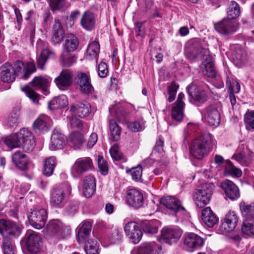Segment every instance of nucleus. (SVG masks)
<instances>
[{"label":"nucleus","mask_w":254,"mask_h":254,"mask_svg":"<svg viewBox=\"0 0 254 254\" xmlns=\"http://www.w3.org/2000/svg\"><path fill=\"white\" fill-rule=\"evenodd\" d=\"M215 30L224 35L234 34L237 29L236 25L230 19H223L221 21L214 25Z\"/></svg>","instance_id":"nucleus-16"},{"label":"nucleus","mask_w":254,"mask_h":254,"mask_svg":"<svg viewBox=\"0 0 254 254\" xmlns=\"http://www.w3.org/2000/svg\"><path fill=\"white\" fill-rule=\"evenodd\" d=\"M52 81V79L47 76H35L31 82L33 87L41 89L45 95L49 93L48 87Z\"/></svg>","instance_id":"nucleus-29"},{"label":"nucleus","mask_w":254,"mask_h":254,"mask_svg":"<svg viewBox=\"0 0 254 254\" xmlns=\"http://www.w3.org/2000/svg\"><path fill=\"white\" fill-rule=\"evenodd\" d=\"M226 85L229 88L230 93H238L240 90V85L235 78L228 77Z\"/></svg>","instance_id":"nucleus-53"},{"label":"nucleus","mask_w":254,"mask_h":254,"mask_svg":"<svg viewBox=\"0 0 254 254\" xmlns=\"http://www.w3.org/2000/svg\"><path fill=\"white\" fill-rule=\"evenodd\" d=\"M156 247L154 243H144L138 248L137 253L138 254H154Z\"/></svg>","instance_id":"nucleus-51"},{"label":"nucleus","mask_w":254,"mask_h":254,"mask_svg":"<svg viewBox=\"0 0 254 254\" xmlns=\"http://www.w3.org/2000/svg\"><path fill=\"white\" fill-rule=\"evenodd\" d=\"M77 84L79 90L84 94H89L94 90L89 77L84 73L79 74Z\"/></svg>","instance_id":"nucleus-26"},{"label":"nucleus","mask_w":254,"mask_h":254,"mask_svg":"<svg viewBox=\"0 0 254 254\" xmlns=\"http://www.w3.org/2000/svg\"><path fill=\"white\" fill-rule=\"evenodd\" d=\"M238 222V217L234 211H230L219 226V231L222 233H227L233 231Z\"/></svg>","instance_id":"nucleus-13"},{"label":"nucleus","mask_w":254,"mask_h":254,"mask_svg":"<svg viewBox=\"0 0 254 254\" xmlns=\"http://www.w3.org/2000/svg\"><path fill=\"white\" fill-rule=\"evenodd\" d=\"M214 187L213 183H206L197 188L194 197L195 204L197 207L202 208L209 202Z\"/></svg>","instance_id":"nucleus-4"},{"label":"nucleus","mask_w":254,"mask_h":254,"mask_svg":"<svg viewBox=\"0 0 254 254\" xmlns=\"http://www.w3.org/2000/svg\"><path fill=\"white\" fill-rule=\"evenodd\" d=\"M4 142L5 144L11 149L22 145V141L19 140L16 133L6 137Z\"/></svg>","instance_id":"nucleus-52"},{"label":"nucleus","mask_w":254,"mask_h":254,"mask_svg":"<svg viewBox=\"0 0 254 254\" xmlns=\"http://www.w3.org/2000/svg\"><path fill=\"white\" fill-rule=\"evenodd\" d=\"M240 13V8L239 4L235 1L230 2L227 10V15L229 19L237 18Z\"/></svg>","instance_id":"nucleus-48"},{"label":"nucleus","mask_w":254,"mask_h":254,"mask_svg":"<svg viewBox=\"0 0 254 254\" xmlns=\"http://www.w3.org/2000/svg\"><path fill=\"white\" fill-rule=\"evenodd\" d=\"M160 203L175 213L185 210V208L182 205L180 200L174 196H164L160 199Z\"/></svg>","instance_id":"nucleus-21"},{"label":"nucleus","mask_w":254,"mask_h":254,"mask_svg":"<svg viewBox=\"0 0 254 254\" xmlns=\"http://www.w3.org/2000/svg\"><path fill=\"white\" fill-rule=\"evenodd\" d=\"M109 128L113 140L115 141L118 140L120 138L121 127L115 121L111 120L109 122Z\"/></svg>","instance_id":"nucleus-50"},{"label":"nucleus","mask_w":254,"mask_h":254,"mask_svg":"<svg viewBox=\"0 0 254 254\" xmlns=\"http://www.w3.org/2000/svg\"><path fill=\"white\" fill-rule=\"evenodd\" d=\"M208 55H209L208 49L203 48L198 40H195L188 43L186 48V56L190 60L206 57Z\"/></svg>","instance_id":"nucleus-7"},{"label":"nucleus","mask_w":254,"mask_h":254,"mask_svg":"<svg viewBox=\"0 0 254 254\" xmlns=\"http://www.w3.org/2000/svg\"><path fill=\"white\" fill-rule=\"evenodd\" d=\"M203 240L196 234H188L184 240V244L190 248H198L203 246Z\"/></svg>","instance_id":"nucleus-32"},{"label":"nucleus","mask_w":254,"mask_h":254,"mask_svg":"<svg viewBox=\"0 0 254 254\" xmlns=\"http://www.w3.org/2000/svg\"><path fill=\"white\" fill-rule=\"evenodd\" d=\"M69 112L74 113L80 118H84L91 112V106L87 103H79L76 105H72L69 108Z\"/></svg>","instance_id":"nucleus-31"},{"label":"nucleus","mask_w":254,"mask_h":254,"mask_svg":"<svg viewBox=\"0 0 254 254\" xmlns=\"http://www.w3.org/2000/svg\"><path fill=\"white\" fill-rule=\"evenodd\" d=\"M66 138L63 134L58 130H54L51 136L50 149L52 150H55L61 148Z\"/></svg>","instance_id":"nucleus-36"},{"label":"nucleus","mask_w":254,"mask_h":254,"mask_svg":"<svg viewBox=\"0 0 254 254\" xmlns=\"http://www.w3.org/2000/svg\"><path fill=\"white\" fill-rule=\"evenodd\" d=\"M64 32L59 19L55 18L52 29V41L55 43L61 42L64 36Z\"/></svg>","instance_id":"nucleus-34"},{"label":"nucleus","mask_w":254,"mask_h":254,"mask_svg":"<svg viewBox=\"0 0 254 254\" xmlns=\"http://www.w3.org/2000/svg\"><path fill=\"white\" fill-rule=\"evenodd\" d=\"M244 120L247 130L254 129V111L246 113L245 115Z\"/></svg>","instance_id":"nucleus-56"},{"label":"nucleus","mask_w":254,"mask_h":254,"mask_svg":"<svg viewBox=\"0 0 254 254\" xmlns=\"http://www.w3.org/2000/svg\"><path fill=\"white\" fill-rule=\"evenodd\" d=\"M67 103L66 96L62 95L52 99L49 103V108L51 110L58 109L65 106Z\"/></svg>","instance_id":"nucleus-44"},{"label":"nucleus","mask_w":254,"mask_h":254,"mask_svg":"<svg viewBox=\"0 0 254 254\" xmlns=\"http://www.w3.org/2000/svg\"><path fill=\"white\" fill-rule=\"evenodd\" d=\"M201 68L205 75L211 78L215 77L216 72L213 59L209 55L204 59V64L202 65Z\"/></svg>","instance_id":"nucleus-35"},{"label":"nucleus","mask_w":254,"mask_h":254,"mask_svg":"<svg viewBox=\"0 0 254 254\" xmlns=\"http://www.w3.org/2000/svg\"><path fill=\"white\" fill-rule=\"evenodd\" d=\"M240 209L245 219H253L254 218V202L247 203L242 201L239 204Z\"/></svg>","instance_id":"nucleus-38"},{"label":"nucleus","mask_w":254,"mask_h":254,"mask_svg":"<svg viewBox=\"0 0 254 254\" xmlns=\"http://www.w3.org/2000/svg\"><path fill=\"white\" fill-rule=\"evenodd\" d=\"M143 229L145 233L150 234H155L158 231V228L153 221L144 222L143 225Z\"/></svg>","instance_id":"nucleus-59"},{"label":"nucleus","mask_w":254,"mask_h":254,"mask_svg":"<svg viewBox=\"0 0 254 254\" xmlns=\"http://www.w3.org/2000/svg\"><path fill=\"white\" fill-rule=\"evenodd\" d=\"M233 158L243 166H248L252 161L253 153L247 147L242 145L239 152L235 154Z\"/></svg>","instance_id":"nucleus-20"},{"label":"nucleus","mask_w":254,"mask_h":254,"mask_svg":"<svg viewBox=\"0 0 254 254\" xmlns=\"http://www.w3.org/2000/svg\"><path fill=\"white\" fill-rule=\"evenodd\" d=\"M234 64L238 67H242L247 61L245 52L240 48L236 49L232 54Z\"/></svg>","instance_id":"nucleus-39"},{"label":"nucleus","mask_w":254,"mask_h":254,"mask_svg":"<svg viewBox=\"0 0 254 254\" xmlns=\"http://www.w3.org/2000/svg\"><path fill=\"white\" fill-rule=\"evenodd\" d=\"M63 65L64 66H70L75 62V58L69 54V52L63 51L62 55Z\"/></svg>","instance_id":"nucleus-58"},{"label":"nucleus","mask_w":254,"mask_h":254,"mask_svg":"<svg viewBox=\"0 0 254 254\" xmlns=\"http://www.w3.org/2000/svg\"><path fill=\"white\" fill-rule=\"evenodd\" d=\"M68 141L75 149H79L85 141L83 135L79 132L74 131L69 135Z\"/></svg>","instance_id":"nucleus-40"},{"label":"nucleus","mask_w":254,"mask_h":254,"mask_svg":"<svg viewBox=\"0 0 254 254\" xmlns=\"http://www.w3.org/2000/svg\"><path fill=\"white\" fill-rule=\"evenodd\" d=\"M213 141L212 136L209 133H204L192 141L190 146V155L197 159L206 156Z\"/></svg>","instance_id":"nucleus-1"},{"label":"nucleus","mask_w":254,"mask_h":254,"mask_svg":"<svg viewBox=\"0 0 254 254\" xmlns=\"http://www.w3.org/2000/svg\"><path fill=\"white\" fill-rule=\"evenodd\" d=\"M127 202L129 205L139 208L143 203V197L141 192L135 189H130L127 191Z\"/></svg>","instance_id":"nucleus-17"},{"label":"nucleus","mask_w":254,"mask_h":254,"mask_svg":"<svg viewBox=\"0 0 254 254\" xmlns=\"http://www.w3.org/2000/svg\"><path fill=\"white\" fill-rule=\"evenodd\" d=\"M0 79L5 83H11L15 79V71L13 66L9 63H6L0 68Z\"/></svg>","instance_id":"nucleus-24"},{"label":"nucleus","mask_w":254,"mask_h":254,"mask_svg":"<svg viewBox=\"0 0 254 254\" xmlns=\"http://www.w3.org/2000/svg\"><path fill=\"white\" fill-rule=\"evenodd\" d=\"M242 231L248 236H254V220L245 219L242 227Z\"/></svg>","instance_id":"nucleus-46"},{"label":"nucleus","mask_w":254,"mask_h":254,"mask_svg":"<svg viewBox=\"0 0 254 254\" xmlns=\"http://www.w3.org/2000/svg\"><path fill=\"white\" fill-rule=\"evenodd\" d=\"M201 218L203 223L209 227H212L218 223V219L210 207L202 210Z\"/></svg>","instance_id":"nucleus-30"},{"label":"nucleus","mask_w":254,"mask_h":254,"mask_svg":"<svg viewBox=\"0 0 254 254\" xmlns=\"http://www.w3.org/2000/svg\"><path fill=\"white\" fill-rule=\"evenodd\" d=\"M99 51V44L96 41H93L88 45L85 57L89 60L96 59L98 57Z\"/></svg>","instance_id":"nucleus-42"},{"label":"nucleus","mask_w":254,"mask_h":254,"mask_svg":"<svg viewBox=\"0 0 254 254\" xmlns=\"http://www.w3.org/2000/svg\"><path fill=\"white\" fill-rule=\"evenodd\" d=\"M23 91L26 92L27 96L34 102L38 103L39 95L33 89L30 87L26 86L22 88Z\"/></svg>","instance_id":"nucleus-64"},{"label":"nucleus","mask_w":254,"mask_h":254,"mask_svg":"<svg viewBox=\"0 0 254 254\" xmlns=\"http://www.w3.org/2000/svg\"><path fill=\"white\" fill-rule=\"evenodd\" d=\"M79 44L77 38L72 34H68L66 37L64 51L70 52L75 50Z\"/></svg>","instance_id":"nucleus-41"},{"label":"nucleus","mask_w":254,"mask_h":254,"mask_svg":"<svg viewBox=\"0 0 254 254\" xmlns=\"http://www.w3.org/2000/svg\"><path fill=\"white\" fill-rule=\"evenodd\" d=\"M99 246L98 239H90L85 245V251L86 254H98Z\"/></svg>","instance_id":"nucleus-47"},{"label":"nucleus","mask_w":254,"mask_h":254,"mask_svg":"<svg viewBox=\"0 0 254 254\" xmlns=\"http://www.w3.org/2000/svg\"><path fill=\"white\" fill-rule=\"evenodd\" d=\"M70 192L71 188L67 183L56 186L51 193V204L55 207H63L65 197L69 195Z\"/></svg>","instance_id":"nucleus-3"},{"label":"nucleus","mask_w":254,"mask_h":254,"mask_svg":"<svg viewBox=\"0 0 254 254\" xmlns=\"http://www.w3.org/2000/svg\"><path fill=\"white\" fill-rule=\"evenodd\" d=\"M226 164L227 165L225 167V170L229 174L238 177L242 175V171L240 169L235 167L231 161L227 160L226 161Z\"/></svg>","instance_id":"nucleus-57"},{"label":"nucleus","mask_w":254,"mask_h":254,"mask_svg":"<svg viewBox=\"0 0 254 254\" xmlns=\"http://www.w3.org/2000/svg\"><path fill=\"white\" fill-rule=\"evenodd\" d=\"M110 152L112 158L116 161L121 160L123 156L122 153L119 149V146L117 144L112 146L110 150Z\"/></svg>","instance_id":"nucleus-61"},{"label":"nucleus","mask_w":254,"mask_h":254,"mask_svg":"<svg viewBox=\"0 0 254 254\" xmlns=\"http://www.w3.org/2000/svg\"><path fill=\"white\" fill-rule=\"evenodd\" d=\"M64 4V0H50V6L52 11L61 9Z\"/></svg>","instance_id":"nucleus-63"},{"label":"nucleus","mask_w":254,"mask_h":254,"mask_svg":"<svg viewBox=\"0 0 254 254\" xmlns=\"http://www.w3.org/2000/svg\"><path fill=\"white\" fill-rule=\"evenodd\" d=\"M179 87V85L175 82H172L168 87V92L169 94V97L167 101L169 102H173L176 98L177 90Z\"/></svg>","instance_id":"nucleus-54"},{"label":"nucleus","mask_w":254,"mask_h":254,"mask_svg":"<svg viewBox=\"0 0 254 254\" xmlns=\"http://www.w3.org/2000/svg\"><path fill=\"white\" fill-rule=\"evenodd\" d=\"M98 166L101 173L105 175L108 173V166L107 161L102 157L99 156L98 158Z\"/></svg>","instance_id":"nucleus-62"},{"label":"nucleus","mask_w":254,"mask_h":254,"mask_svg":"<svg viewBox=\"0 0 254 254\" xmlns=\"http://www.w3.org/2000/svg\"><path fill=\"white\" fill-rule=\"evenodd\" d=\"M25 244L28 251L32 254H40L43 248V241L40 234L28 231L25 235Z\"/></svg>","instance_id":"nucleus-5"},{"label":"nucleus","mask_w":254,"mask_h":254,"mask_svg":"<svg viewBox=\"0 0 254 254\" xmlns=\"http://www.w3.org/2000/svg\"><path fill=\"white\" fill-rule=\"evenodd\" d=\"M92 166V161L90 158H78L72 166L71 173L74 177H77L91 170Z\"/></svg>","instance_id":"nucleus-11"},{"label":"nucleus","mask_w":254,"mask_h":254,"mask_svg":"<svg viewBox=\"0 0 254 254\" xmlns=\"http://www.w3.org/2000/svg\"><path fill=\"white\" fill-rule=\"evenodd\" d=\"M91 230V224L89 222L83 223L77 233V241L81 243L84 241L90 235Z\"/></svg>","instance_id":"nucleus-43"},{"label":"nucleus","mask_w":254,"mask_h":254,"mask_svg":"<svg viewBox=\"0 0 254 254\" xmlns=\"http://www.w3.org/2000/svg\"><path fill=\"white\" fill-rule=\"evenodd\" d=\"M72 72L70 69L63 70L54 81L58 88L63 90L72 84Z\"/></svg>","instance_id":"nucleus-22"},{"label":"nucleus","mask_w":254,"mask_h":254,"mask_svg":"<svg viewBox=\"0 0 254 254\" xmlns=\"http://www.w3.org/2000/svg\"><path fill=\"white\" fill-rule=\"evenodd\" d=\"M185 95L183 93H180L177 101L172 108L171 117L175 121L181 122L184 117V108L185 104L184 102Z\"/></svg>","instance_id":"nucleus-18"},{"label":"nucleus","mask_w":254,"mask_h":254,"mask_svg":"<svg viewBox=\"0 0 254 254\" xmlns=\"http://www.w3.org/2000/svg\"><path fill=\"white\" fill-rule=\"evenodd\" d=\"M20 141H21L22 144L24 146H30L33 147V137L32 133L28 129L23 128L20 131L16 133Z\"/></svg>","instance_id":"nucleus-37"},{"label":"nucleus","mask_w":254,"mask_h":254,"mask_svg":"<svg viewBox=\"0 0 254 254\" xmlns=\"http://www.w3.org/2000/svg\"><path fill=\"white\" fill-rule=\"evenodd\" d=\"M28 218L33 227L41 229L45 225L47 218V211L44 208L33 210L28 214Z\"/></svg>","instance_id":"nucleus-10"},{"label":"nucleus","mask_w":254,"mask_h":254,"mask_svg":"<svg viewBox=\"0 0 254 254\" xmlns=\"http://www.w3.org/2000/svg\"><path fill=\"white\" fill-rule=\"evenodd\" d=\"M220 187L226 196L232 200L238 199L240 196L238 187L231 181L226 180L221 183Z\"/></svg>","instance_id":"nucleus-15"},{"label":"nucleus","mask_w":254,"mask_h":254,"mask_svg":"<svg viewBox=\"0 0 254 254\" xmlns=\"http://www.w3.org/2000/svg\"><path fill=\"white\" fill-rule=\"evenodd\" d=\"M13 67L15 73L17 72L18 75L25 79H28L31 74L36 70L35 64L33 62L28 63L25 65L23 62L17 61L14 63Z\"/></svg>","instance_id":"nucleus-14"},{"label":"nucleus","mask_w":254,"mask_h":254,"mask_svg":"<svg viewBox=\"0 0 254 254\" xmlns=\"http://www.w3.org/2000/svg\"><path fill=\"white\" fill-rule=\"evenodd\" d=\"M1 249L3 254H14L15 247L8 239H4L2 242Z\"/></svg>","instance_id":"nucleus-55"},{"label":"nucleus","mask_w":254,"mask_h":254,"mask_svg":"<svg viewBox=\"0 0 254 254\" xmlns=\"http://www.w3.org/2000/svg\"><path fill=\"white\" fill-rule=\"evenodd\" d=\"M126 235L130 241L134 244L138 243L142 237V232L140 226L135 222H128L124 227Z\"/></svg>","instance_id":"nucleus-12"},{"label":"nucleus","mask_w":254,"mask_h":254,"mask_svg":"<svg viewBox=\"0 0 254 254\" xmlns=\"http://www.w3.org/2000/svg\"><path fill=\"white\" fill-rule=\"evenodd\" d=\"M95 14L89 10L85 11L80 18V25L86 30H92L95 25Z\"/></svg>","instance_id":"nucleus-27"},{"label":"nucleus","mask_w":254,"mask_h":254,"mask_svg":"<svg viewBox=\"0 0 254 254\" xmlns=\"http://www.w3.org/2000/svg\"><path fill=\"white\" fill-rule=\"evenodd\" d=\"M36 48L37 51H41L40 55L37 59V65L38 68L43 69L47 60L54 58L56 54L53 49L49 47L48 43L41 39L37 41Z\"/></svg>","instance_id":"nucleus-6"},{"label":"nucleus","mask_w":254,"mask_h":254,"mask_svg":"<svg viewBox=\"0 0 254 254\" xmlns=\"http://www.w3.org/2000/svg\"><path fill=\"white\" fill-rule=\"evenodd\" d=\"M51 125V121L46 116L39 117L33 123V127L36 132L41 133L47 131Z\"/></svg>","instance_id":"nucleus-28"},{"label":"nucleus","mask_w":254,"mask_h":254,"mask_svg":"<svg viewBox=\"0 0 254 254\" xmlns=\"http://www.w3.org/2000/svg\"><path fill=\"white\" fill-rule=\"evenodd\" d=\"M44 231L48 239L53 237L59 240L70 234V229L68 227L64 226L60 221L55 219L49 222Z\"/></svg>","instance_id":"nucleus-2"},{"label":"nucleus","mask_w":254,"mask_h":254,"mask_svg":"<svg viewBox=\"0 0 254 254\" xmlns=\"http://www.w3.org/2000/svg\"><path fill=\"white\" fill-rule=\"evenodd\" d=\"M56 158L54 156L47 158L45 162L43 173L47 176H51L56 166Z\"/></svg>","instance_id":"nucleus-45"},{"label":"nucleus","mask_w":254,"mask_h":254,"mask_svg":"<svg viewBox=\"0 0 254 254\" xmlns=\"http://www.w3.org/2000/svg\"><path fill=\"white\" fill-rule=\"evenodd\" d=\"M189 96L195 101L203 103L207 100L206 92L201 88L193 84H190L187 88Z\"/></svg>","instance_id":"nucleus-19"},{"label":"nucleus","mask_w":254,"mask_h":254,"mask_svg":"<svg viewBox=\"0 0 254 254\" xmlns=\"http://www.w3.org/2000/svg\"><path fill=\"white\" fill-rule=\"evenodd\" d=\"M130 173L133 180L136 181H140L142 174V168L141 166L139 165L135 167L132 168L130 170Z\"/></svg>","instance_id":"nucleus-60"},{"label":"nucleus","mask_w":254,"mask_h":254,"mask_svg":"<svg viewBox=\"0 0 254 254\" xmlns=\"http://www.w3.org/2000/svg\"><path fill=\"white\" fill-rule=\"evenodd\" d=\"M12 161L19 170L26 171L28 169L29 160L27 155L21 151L15 152L11 156Z\"/></svg>","instance_id":"nucleus-25"},{"label":"nucleus","mask_w":254,"mask_h":254,"mask_svg":"<svg viewBox=\"0 0 254 254\" xmlns=\"http://www.w3.org/2000/svg\"><path fill=\"white\" fill-rule=\"evenodd\" d=\"M96 189V183L95 178L91 175L87 176L83 180L84 195L89 197L94 193Z\"/></svg>","instance_id":"nucleus-33"},{"label":"nucleus","mask_w":254,"mask_h":254,"mask_svg":"<svg viewBox=\"0 0 254 254\" xmlns=\"http://www.w3.org/2000/svg\"><path fill=\"white\" fill-rule=\"evenodd\" d=\"M203 115L205 121L210 126H218L220 122L219 104L208 106L204 110Z\"/></svg>","instance_id":"nucleus-9"},{"label":"nucleus","mask_w":254,"mask_h":254,"mask_svg":"<svg viewBox=\"0 0 254 254\" xmlns=\"http://www.w3.org/2000/svg\"><path fill=\"white\" fill-rule=\"evenodd\" d=\"M22 226L10 220H0V233L4 237H18L22 229Z\"/></svg>","instance_id":"nucleus-8"},{"label":"nucleus","mask_w":254,"mask_h":254,"mask_svg":"<svg viewBox=\"0 0 254 254\" xmlns=\"http://www.w3.org/2000/svg\"><path fill=\"white\" fill-rule=\"evenodd\" d=\"M182 235V231L178 228H165L162 230V239L170 245L177 242Z\"/></svg>","instance_id":"nucleus-23"},{"label":"nucleus","mask_w":254,"mask_h":254,"mask_svg":"<svg viewBox=\"0 0 254 254\" xmlns=\"http://www.w3.org/2000/svg\"><path fill=\"white\" fill-rule=\"evenodd\" d=\"M19 110L15 109L9 115L7 119V125L11 128H15L19 123Z\"/></svg>","instance_id":"nucleus-49"}]
</instances>
